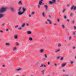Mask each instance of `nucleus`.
I'll return each instance as SVG.
<instances>
[{"instance_id":"obj_1","label":"nucleus","mask_w":76,"mask_h":76,"mask_svg":"<svg viewBox=\"0 0 76 76\" xmlns=\"http://www.w3.org/2000/svg\"><path fill=\"white\" fill-rule=\"evenodd\" d=\"M6 8L4 7H2L1 9H0V13H2V12H4V11H6Z\"/></svg>"},{"instance_id":"obj_2","label":"nucleus","mask_w":76,"mask_h":76,"mask_svg":"<svg viewBox=\"0 0 76 76\" xmlns=\"http://www.w3.org/2000/svg\"><path fill=\"white\" fill-rule=\"evenodd\" d=\"M42 1H39V4L38 5H37V7L38 9H40L41 8V7H40V6L42 4Z\"/></svg>"},{"instance_id":"obj_3","label":"nucleus","mask_w":76,"mask_h":76,"mask_svg":"<svg viewBox=\"0 0 76 76\" xmlns=\"http://www.w3.org/2000/svg\"><path fill=\"white\" fill-rule=\"evenodd\" d=\"M73 9L74 11L75 10H76V7H74V5H73L70 8L71 10H72Z\"/></svg>"},{"instance_id":"obj_4","label":"nucleus","mask_w":76,"mask_h":76,"mask_svg":"<svg viewBox=\"0 0 76 76\" xmlns=\"http://www.w3.org/2000/svg\"><path fill=\"white\" fill-rule=\"evenodd\" d=\"M44 7L45 8V10L46 12L48 11V6H47V5H45Z\"/></svg>"},{"instance_id":"obj_5","label":"nucleus","mask_w":76,"mask_h":76,"mask_svg":"<svg viewBox=\"0 0 76 76\" xmlns=\"http://www.w3.org/2000/svg\"><path fill=\"white\" fill-rule=\"evenodd\" d=\"M20 25L22 28H24V26H25V23H23L22 24H21Z\"/></svg>"},{"instance_id":"obj_6","label":"nucleus","mask_w":76,"mask_h":76,"mask_svg":"<svg viewBox=\"0 0 76 76\" xmlns=\"http://www.w3.org/2000/svg\"><path fill=\"white\" fill-rule=\"evenodd\" d=\"M23 12H21V11H19L18 13V15H23Z\"/></svg>"},{"instance_id":"obj_7","label":"nucleus","mask_w":76,"mask_h":76,"mask_svg":"<svg viewBox=\"0 0 76 76\" xmlns=\"http://www.w3.org/2000/svg\"><path fill=\"white\" fill-rule=\"evenodd\" d=\"M46 67V66L45 65V64H43L41 65L40 66V67Z\"/></svg>"},{"instance_id":"obj_8","label":"nucleus","mask_w":76,"mask_h":76,"mask_svg":"<svg viewBox=\"0 0 76 76\" xmlns=\"http://www.w3.org/2000/svg\"><path fill=\"white\" fill-rule=\"evenodd\" d=\"M31 33L32 32L31 31H27V34H28V35H30Z\"/></svg>"},{"instance_id":"obj_9","label":"nucleus","mask_w":76,"mask_h":76,"mask_svg":"<svg viewBox=\"0 0 76 76\" xmlns=\"http://www.w3.org/2000/svg\"><path fill=\"white\" fill-rule=\"evenodd\" d=\"M47 21H48V22H49V24H51V23H52L51 22V21L50 20H48V19H47Z\"/></svg>"},{"instance_id":"obj_10","label":"nucleus","mask_w":76,"mask_h":76,"mask_svg":"<svg viewBox=\"0 0 76 76\" xmlns=\"http://www.w3.org/2000/svg\"><path fill=\"white\" fill-rule=\"evenodd\" d=\"M42 14L43 17H45V13H44V12H42Z\"/></svg>"},{"instance_id":"obj_11","label":"nucleus","mask_w":76,"mask_h":76,"mask_svg":"<svg viewBox=\"0 0 76 76\" xmlns=\"http://www.w3.org/2000/svg\"><path fill=\"white\" fill-rule=\"evenodd\" d=\"M5 45H6V46H10V43H5Z\"/></svg>"},{"instance_id":"obj_12","label":"nucleus","mask_w":76,"mask_h":76,"mask_svg":"<svg viewBox=\"0 0 76 76\" xmlns=\"http://www.w3.org/2000/svg\"><path fill=\"white\" fill-rule=\"evenodd\" d=\"M22 70V69H21V68H19V69H15V71H20V70Z\"/></svg>"},{"instance_id":"obj_13","label":"nucleus","mask_w":76,"mask_h":76,"mask_svg":"<svg viewBox=\"0 0 76 76\" xmlns=\"http://www.w3.org/2000/svg\"><path fill=\"white\" fill-rule=\"evenodd\" d=\"M18 4H20V5H22V1H19L18 2Z\"/></svg>"},{"instance_id":"obj_14","label":"nucleus","mask_w":76,"mask_h":76,"mask_svg":"<svg viewBox=\"0 0 76 76\" xmlns=\"http://www.w3.org/2000/svg\"><path fill=\"white\" fill-rule=\"evenodd\" d=\"M60 49H58L56 50V51H55V52L56 53H57L58 52H60Z\"/></svg>"},{"instance_id":"obj_15","label":"nucleus","mask_w":76,"mask_h":76,"mask_svg":"<svg viewBox=\"0 0 76 76\" xmlns=\"http://www.w3.org/2000/svg\"><path fill=\"white\" fill-rule=\"evenodd\" d=\"M14 39H18V36L17 35H15L14 36Z\"/></svg>"},{"instance_id":"obj_16","label":"nucleus","mask_w":76,"mask_h":76,"mask_svg":"<svg viewBox=\"0 0 76 76\" xmlns=\"http://www.w3.org/2000/svg\"><path fill=\"white\" fill-rule=\"evenodd\" d=\"M10 9L12 12H14V11H15V10H14V9L13 8V7H11Z\"/></svg>"},{"instance_id":"obj_17","label":"nucleus","mask_w":76,"mask_h":76,"mask_svg":"<svg viewBox=\"0 0 76 76\" xmlns=\"http://www.w3.org/2000/svg\"><path fill=\"white\" fill-rule=\"evenodd\" d=\"M29 41H32V37H30L29 38Z\"/></svg>"},{"instance_id":"obj_18","label":"nucleus","mask_w":76,"mask_h":76,"mask_svg":"<svg viewBox=\"0 0 76 76\" xmlns=\"http://www.w3.org/2000/svg\"><path fill=\"white\" fill-rule=\"evenodd\" d=\"M25 10H26V9H25L24 8H23V13L25 12Z\"/></svg>"},{"instance_id":"obj_19","label":"nucleus","mask_w":76,"mask_h":76,"mask_svg":"<svg viewBox=\"0 0 76 76\" xmlns=\"http://www.w3.org/2000/svg\"><path fill=\"white\" fill-rule=\"evenodd\" d=\"M53 3L52 1H50L49 3V4H53Z\"/></svg>"},{"instance_id":"obj_20","label":"nucleus","mask_w":76,"mask_h":76,"mask_svg":"<svg viewBox=\"0 0 76 76\" xmlns=\"http://www.w3.org/2000/svg\"><path fill=\"white\" fill-rule=\"evenodd\" d=\"M61 27L63 29H64L65 27L64 25L63 24L61 25Z\"/></svg>"},{"instance_id":"obj_21","label":"nucleus","mask_w":76,"mask_h":76,"mask_svg":"<svg viewBox=\"0 0 76 76\" xmlns=\"http://www.w3.org/2000/svg\"><path fill=\"white\" fill-rule=\"evenodd\" d=\"M16 49H17V48H16V47H14L13 48V50L14 51H15V50H16Z\"/></svg>"},{"instance_id":"obj_22","label":"nucleus","mask_w":76,"mask_h":76,"mask_svg":"<svg viewBox=\"0 0 76 76\" xmlns=\"http://www.w3.org/2000/svg\"><path fill=\"white\" fill-rule=\"evenodd\" d=\"M65 11H66V9L64 8L63 9L62 11L63 13H64V12H65Z\"/></svg>"},{"instance_id":"obj_23","label":"nucleus","mask_w":76,"mask_h":76,"mask_svg":"<svg viewBox=\"0 0 76 76\" xmlns=\"http://www.w3.org/2000/svg\"><path fill=\"white\" fill-rule=\"evenodd\" d=\"M66 63L64 64L61 66V67H64V66H65L66 65Z\"/></svg>"},{"instance_id":"obj_24","label":"nucleus","mask_w":76,"mask_h":76,"mask_svg":"<svg viewBox=\"0 0 76 76\" xmlns=\"http://www.w3.org/2000/svg\"><path fill=\"white\" fill-rule=\"evenodd\" d=\"M40 53H43V52L44 51V49H42L40 51Z\"/></svg>"},{"instance_id":"obj_25","label":"nucleus","mask_w":76,"mask_h":76,"mask_svg":"<svg viewBox=\"0 0 76 76\" xmlns=\"http://www.w3.org/2000/svg\"><path fill=\"white\" fill-rule=\"evenodd\" d=\"M61 45L60 44H58V47H61Z\"/></svg>"},{"instance_id":"obj_26","label":"nucleus","mask_w":76,"mask_h":76,"mask_svg":"<svg viewBox=\"0 0 76 76\" xmlns=\"http://www.w3.org/2000/svg\"><path fill=\"white\" fill-rule=\"evenodd\" d=\"M3 17V14H0V18Z\"/></svg>"},{"instance_id":"obj_27","label":"nucleus","mask_w":76,"mask_h":76,"mask_svg":"<svg viewBox=\"0 0 76 76\" xmlns=\"http://www.w3.org/2000/svg\"><path fill=\"white\" fill-rule=\"evenodd\" d=\"M45 72V70H43L41 72L42 73V74H44V73Z\"/></svg>"},{"instance_id":"obj_28","label":"nucleus","mask_w":76,"mask_h":76,"mask_svg":"<svg viewBox=\"0 0 76 76\" xmlns=\"http://www.w3.org/2000/svg\"><path fill=\"white\" fill-rule=\"evenodd\" d=\"M31 14L32 15H34L35 14V12H31Z\"/></svg>"},{"instance_id":"obj_29","label":"nucleus","mask_w":76,"mask_h":76,"mask_svg":"<svg viewBox=\"0 0 76 76\" xmlns=\"http://www.w3.org/2000/svg\"><path fill=\"white\" fill-rule=\"evenodd\" d=\"M9 28H7L6 30V32H8V31H9Z\"/></svg>"},{"instance_id":"obj_30","label":"nucleus","mask_w":76,"mask_h":76,"mask_svg":"<svg viewBox=\"0 0 76 76\" xmlns=\"http://www.w3.org/2000/svg\"><path fill=\"white\" fill-rule=\"evenodd\" d=\"M45 56V58H47V54H44Z\"/></svg>"},{"instance_id":"obj_31","label":"nucleus","mask_w":76,"mask_h":76,"mask_svg":"<svg viewBox=\"0 0 76 76\" xmlns=\"http://www.w3.org/2000/svg\"><path fill=\"white\" fill-rule=\"evenodd\" d=\"M15 28H18L19 27V26L17 25L15 26Z\"/></svg>"},{"instance_id":"obj_32","label":"nucleus","mask_w":76,"mask_h":76,"mask_svg":"<svg viewBox=\"0 0 76 76\" xmlns=\"http://www.w3.org/2000/svg\"><path fill=\"white\" fill-rule=\"evenodd\" d=\"M52 2L53 3H56V0H52Z\"/></svg>"},{"instance_id":"obj_33","label":"nucleus","mask_w":76,"mask_h":76,"mask_svg":"<svg viewBox=\"0 0 76 76\" xmlns=\"http://www.w3.org/2000/svg\"><path fill=\"white\" fill-rule=\"evenodd\" d=\"M70 16L72 17L73 16V13H71L70 14Z\"/></svg>"},{"instance_id":"obj_34","label":"nucleus","mask_w":76,"mask_h":76,"mask_svg":"<svg viewBox=\"0 0 76 76\" xmlns=\"http://www.w3.org/2000/svg\"><path fill=\"white\" fill-rule=\"evenodd\" d=\"M18 30H22V27H19L18 28Z\"/></svg>"},{"instance_id":"obj_35","label":"nucleus","mask_w":76,"mask_h":76,"mask_svg":"<svg viewBox=\"0 0 76 76\" xmlns=\"http://www.w3.org/2000/svg\"><path fill=\"white\" fill-rule=\"evenodd\" d=\"M72 24H74L75 23V21L73 20L72 21V22L71 23Z\"/></svg>"},{"instance_id":"obj_36","label":"nucleus","mask_w":76,"mask_h":76,"mask_svg":"<svg viewBox=\"0 0 76 76\" xmlns=\"http://www.w3.org/2000/svg\"><path fill=\"white\" fill-rule=\"evenodd\" d=\"M53 25L54 26H56V25H57V23H53Z\"/></svg>"},{"instance_id":"obj_37","label":"nucleus","mask_w":76,"mask_h":76,"mask_svg":"<svg viewBox=\"0 0 76 76\" xmlns=\"http://www.w3.org/2000/svg\"><path fill=\"white\" fill-rule=\"evenodd\" d=\"M21 9V7H20L19 9H18V10L19 11V12H21L20 11V9Z\"/></svg>"},{"instance_id":"obj_38","label":"nucleus","mask_w":76,"mask_h":76,"mask_svg":"<svg viewBox=\"0 0 76 76\" xmlns=\"http://www.w3.org/2000/svg\"><path fill=\"white\" fill-rule=\"evenodd\" d=\"M54 66H57V64L56 63H54Z\"/></svg>"},{"instance_id":"obj_39","label":"nucleus","mask_w":76,"mask_h":76,"mask_svg":"<svg viewBox=\"0 0 76 76\" xmlns=\"http://www.w3.org/2000/svg\"><path fill=\"white\" fill-rule=\"evenodd\" d=\"M69 40H71V39H72V37H69Z\"/></svg>"},{"instance_id":"obj_40","label":"nucleus","mask_w":76,"mask_h":76,"mask_svg":"<svg viewBox=\"0 0 76 76\" xmlns=\"http://www.w3.org/2000/svg\"><path fill=\"white\" fill-rule=\"evenodd\" d=\"M26 26H29V23H28V22L26 23Z\"/></svg>"},{"instance_id":"obj_41","label":"nucleus","mask_w":76,"mask_h":76,"mask_svg":"<svg viewBox=\"0 0 76 76\" xmlns=\"http://www.w3.org/2000/svg\"><path fill=\"white\" fill-rule=\"evenodd\" d=\"M4 25V23H2L1 25V26H3Z\"/></svg>"},{"instance_id":"obj_42","label":"nucleus","mask_w":76,"mask_h":76,"mask_svg":"<svg viewBox=\"0 0 76 76\" xmlns=\"http://www.w3.org/2000/svg\"><path fill=\"white\" fill-rule=\"evenodd\" d=\"M16 45H19V43L18 42H16Z\"/></svg>"},{"instance_id":"obj_43","label":"nucleus","mask_w":76,"mask_h":76,"mask_svg":"<svg viewBox=\"0 0 76 76\" xmlns=\"http://www.w3.org/2000/svg\"><path fill=\"white\" fill-rule=\"evenodd\" d=\"M60 60H63V57H61V58Z\"/></svg>"},{"instance_id":"obj_44","label":"nucleus","mask_w":76,"mask_h":76,"mask_svg":"<svg viewBox=\"0 0 76 76\" xmlns=\"http://www.w3.org/2000/svg\"><path fill=\"white\" fill-rule=\"evenodd\" d=\"M57 21H58V22H59L60 21V20L59 19H57Z\"/></svg>"},{"instance_id":"obj_45","label":"nucleus","mask_w":76,"mask_h":76,"mask_svg":"<svg viewBox=\"0 0 76 76\" xmlns=\"http://www.w3.org/2000/svg\"><path fill=\"white\" fill-rule=\"evenodd\" d=\"M0 32L1 33H3V31L2 30H0Z\"/></svg>"},{"instance_id":"obj_46","label":"nucleus","mask_w":76,"mask_h":76,"mask_svg":"<svg viewBox=\"0 0 76 76\" xmlns=\"http://www.w3.org/2000/svg\"><path fill=\"white\" fill-rule=\"evenodd\" d=\"M45 24H48V23L47 22V21H45Z\"/></svg>"},{"instance_id":"obj_47","label":"nucleus","mask_w":76,"mask_h":76,"mask_svg":"<svg viewBox=\"0 0 76 76\" xmlns=\"http://www.w3.org/2000/svg\"><path fill=\"white\" fill-rule=\"evenodd\" d=\"M64 19H66V18H67V17H66V16H64Z\"/></svg>"},{"instance_id":"obj_48","label":"nucleus","mask_w":76,"mask_h":76,"mask_svg":"<svg viewBox=\"0 0 76 76\" xmlns=\"http://www.w3.org/2000/svg\"><path fill=\"white\" fill-rule=\"evenodd\" d=\"M60 58V57L59 56H58L57 58H56L57 59H58V58Z\"/></svg>"},{"instance_id":"obj_49","label":"nucleus","mask_w":76,"mask_h":76,"mask_svg":"<svg viewBox=\"0 0 76 76\" xmlns=\"http://www.w3.org/2000/svg\"><path fill=\"white\" fill-rule=\"evenodd\" d=\"M76 29V26H74V30H75V29Z\"/></svg>"},{"instance_id":"obj_50","label":"nucleus","mask_w":76,"mask_h":76,"mask_svg":"<svg viewBox=\"0 0 76 76\" xmlns=\"http://www.w3.org/2000/svg\"><path fill=\"white\" fill-rule=\"evenodd\" d=\"M48 65H49V64H50V62H48Z\"/></svg>"},{"instance_id":"obj_51","label":"nucleus","mask_w":76,"mask_h":76,"mask_svg":"<svg viewBox=\"0 0 76 76\" xmlns=\"http://www.w3.org/2000/svg\"><path fill=\"white\" fill-rule=\"evenodd\" d=\"M76 48L75 47H73V49H75V48Z\"/></svg>"},{"instance_id":"obj_52","label":"nucleus","mask_w":76,"mask_h":76,"mask_svg":"<svg viewBox=\"0 0 76 76\" xmlns=\"http://www.w3.org/2000/svg\"><path fill=\"white\" fill-rule=\"evenodd\" d=\"M73 35H75V32H74L73 33Z\"/></svg>"},{"instance_id":"obj_53","label":"nucleus","mask_w":76,"mask_h":76,"mask_svg":"<svg viewBox=\"0 0 76 76\" xmlns=\"http://www.w3.org/2000/svg\"><path fill=\"white\" fill-rule=\"evenodd\" d=\"M29 17H31V15H29Z\"/></svg>"},{"instance_id":"obj_54","label":"nucleus","mask_w":76,"mask_h":76,"mask_svg":"<svg viewBox=\"0 0 76 76\" xmlns=\"http://www.w3.org/2000/svg\"><path fill=\"white\" fill-rule=\"evenodd\" d=\"M49 18H51V16H50V15H49Z\"/></svg>"},{"instance_id":"obj_55","label":"nucleus","mask_w":76,"mask_h":76,"mask_svg":"<svg viewBox=\"0 0 76 76\" xmlns=\"http://www.w3.org/2000/svg\"><path fill=\"white\" fill-rule=\"evenodd\" d=\"M63 72H65V71L64 70H63Z\"/></svg>"},{"instance_id":"obj_56","label":"nucleus","mask_w":76,"mask_h":76,"mask_svg":"<svg viewBox=\"0 0 76 76\" xmlns=\"http://www.w3.org/2000/svg\"><path fill=\"white\" fill-rule=\"evenodd\" d=\"M66 21H67V22H69V20H66Z\"/></svg>"},{"instance_id":"obj_57","label":"nucleus","mask_w":76,"mask_h":76,"mask_svg":"<svg viewBox=\"0 0 76 76\" xmlns=\"http://www.w3.org/2000/svg\"><path fill=\"white\" fill-rule=\"evenodd\" d=\"M73 64V62H71V64Z\"/></svg>"},{"instance_id":"obj_58","label":"nucleus","mask_w":76,"mask_h":76,"mask_svg":"<svg viewBox=\"0 0 76 76\" xmlns=\"http://www.w3.org/2000/svg\"><path fill=\"white\" fill-rule=\"evenodd\" d=\"M5 66H4V65H3V67H5Z\"/></svg>"},{"instance_id":"obj_59","label":"nucleus","mask_w":76,"mask_h":76,"mask_svg":"<svg viewBox=\"0 0 76 76\" xmlns=\"http://www.w3.org/2000/svg\"><path fill=\"white\" fill-rule=\"evenodd\" d=\"M57 1L58 2V1H59V0H57Z\"/></svg>"},{"instance_id":"obj_60","label":"nucleus","mask_w":76,"mask_h":76,"mask_svg":"<svg viewBox=\"0 0 76 76\" xmlns=\"http://www.w3.org/2000/svg\"><path fill=\"white\" fill-rule=\"evenodd\" d=\"M42 4L43 5H44V3H43Z\"/></svg>"},{"instance_id":"obj_61","label":"nucleus","mask_w":76,"mask_h":76,"mask_svg":"<svg viewBox=\"0 0 76 76\" xmlns=\"http://www.w3.org/2000/svg\"><path fill=\"white\" fill-rule=\"evenodd\" d=\"M43 0H41V1H43Z\"/></svg>"},{"instance_id":"obj_62","label":"nucleus","mask_w":76,"mask_h":76,"mask_svg":"<svg viewBox=\"0 0 76 76\" xmlns=\"http://www.w3.org/2000/svg\"><path fill=\"white\" fill-rule=\"evenodd\" d=\"M75 58L76 59V57H75Z\"/></svg>"},{"instance_id":"obj_63","label":"nucleus","mask_w":76,"mask_h":76,"mask_svg":"<svg viewBox=\"0 0 76 76\" xmlns=\"http://www.w3.org/2000/svg\"><path fill=\"white\" fill-rule=\"evenodd\" d=\"M67 75H66L65 76H67Z\"/></svg>"},{"instance_id":"obj_64","label":"nucleus","mask_w":76,"mask_h":76,"mask_svg":"<svg viewBox=\"0 0 76 76\" xmlns=\"http://www.w3.org/2000/svg\"><path fill=\"white\" fill-rule=\"evenodd\" d=\"M48 76H50V75H48Z\"/></svg>"}]
</instances>
